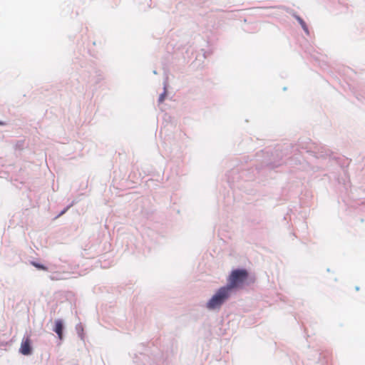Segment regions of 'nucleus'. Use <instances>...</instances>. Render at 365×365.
<instances>
[{"label": "nucleus", "mask_w": 365, "mask_h": 365, "mask_svg": "<svg viewBox=\"0 0 365 365\" xmlns=\"http://www.w3.org/2000/svg\"><path fill=\"white\" fill-rule=\"evenodd\" d=\"M20 352L24 355H29L31 353V339L29 336L22 340Z\"/></svg>", "instance_id": "obj_3"}, {"label": "nucleus", "mask_w": 365, "mask_h": 365, "mask_svg": "<svg viewBox=\"0 0 365 365\" xmlns=\"http://www.w3.org/2000/svg\"><path fill=\"white\" fill-rule=\"evenodd\" d=\"M299 21L300 24L302 25V28L304 29V30L307 31V25L304 23V21L301 19H299Z\"/></svg>", "instance_id": "obj_6"}, {"label": "nucleus", "mask_w": 365, "mask_h": 365, "mask_svg": "<svg viewBox=\"0 0 365 365\" xmlns=\"http://www.w3.org/2000/svg\"><path fill=\"white\" fill-rule=\"evenodd\" d=\"M248 278V272L244 269L232 270L227 279L228 284L225 287L231 292L234 289L242 287L243 284Z\"/></svg>", "instance_id": "obj_1"}, {"label": "nucleus", "mask_w": 365, "mask_h": 365, "mask_svg": "<svg viewBox=\"0 0 365 365\" xmlns=\"http://www.w3.org/2000/svg\"><path fill=\"white\" fill-rule=\"evenodd\" d=\"M4 125V123L3 122L0 121V125Z\"/></svg>", "instance_id": "obj_8"}, {"label": "nucleus", "mask_w": 365, "mask_h": 365, "mask_svg": "<svg viewBox=\"0 0 365 365\" xmlns=\"http://www.w3.org/2000/svg\"><path fill=\"white\" fill-rule=\"evenodd\" d=\"M230 294L228 288L225 287H220L217 292L207 303V307L209 309L220 308V306L227 300Z\"/></svg>", "instance_id": "obj_2"}, {"label": "nucleus", "mask_w": 365, "mask_h": 365, "mask_svg": "<svg viewBox=\"0 0 365 365\" xmlns=\"http://www.w3.org/2000/svg\"><path fill=\"white\" fill-rule=\"evenodd\" d=\"M56 325L54 328V331L58 334V338L62 339L63 338V324L61 320L58 319L56 321Z\"/></svg>", "instance_id": "obj_4"}, {"label": "nucleus", "mask_w": 365, "mask_h": 365, "mask_svg": "<svg viewBox=\"0 0 365 365\" xmlns=\"http://www.w3.org/2000/svg\"><path fill=\"white\" fill-rule=\"evenodd\" d=\"M31 264L33 266H34L37 269H42V270H44V271L48 270V268L46 266L43 265V264H38V263L35 262H31Z\"/></svg>", "instance_id": "obj_5"}, {"label": "nucleus", "mask_w": 365, "mask_h": 365, "mask_svg": "<svg viewBox=\"0 0 365 365\" xmlns=\"http://www.w3.org/2000/svg\"><path fill=\"white\" fill-rule=\"evenodd\" d=\"M163 101V96H160V98H159V101L160 102H162Z\"/></svg>", "instance_id": "obj_7"}]
</instances>
